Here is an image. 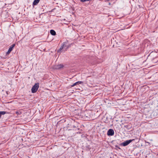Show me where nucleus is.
<instances>
[{
  "label": "nucleus",
  "mask_w": 158,
  "mask_h": 158,
  "mask_svg": "<svg viewBox=\"0 0 158 158\" xmlns=\"http://www.w3.org/2000/svg\"><path fill=\"white\" fill-rule=\"evenodd\" d=\"M39 87V83H35L32 87L31 88V90L32 93H35Z\"/></svg>",
  "instance_id": "nucleus-1"
},
{
  "label": "nucleus",
  "mask_w": 158,
  "mask_h": 158,
  "mask_svg": "<svg viewBox=\"0 0 158 158\" xmlns=\"http://www.w3.org/2000/svg\"><path fill=\"white\" fill-rule=\"evenodd\" d=\"M64 67V65L62 64H56L53 66V69H60L63 68Z\"/></svg>",
  "instance_id": "nucleus-2"
},
{
  "label": "nucleus",
  "mask_w": 158,
  "mask_h": 158,
  "mask_svg": "<svg viewBox=\"0 0 158 158\" xmlns=\"http://www.w3.org/2000/svg\"><path fill=\"white\" fill-rule=\"evenodd\" d=\"M68 41H66L63 43V44L61 45L60 49L58 50L57 52L58 53H61V50L64 48L66 46H67V44H68Z\"/></svg>",
  "instance_id": "nucleus-3"
},
{
  "label": "nucleus",
  "mask_w": 158,
  "mask_h": 158,
  "mask_svg": "<svg viewBox=\"0 0 158 158\" xmlns=\"http://www.w3.org/2000/svg\"><path fill=\"white\" fill-rule=\"evenodd\" d=\"M135 140V139H130L125 141L122 143V145L123 146H126L129 144L131 142Z\"/></svg>",
  "instance_id": "nucleus-4"
},
{
  "label": "nucleus",
  "mask_w": 158,
  "mask_h": 158,
  "mask_svg": "<svg viewBox=\"0 0 158 158\" xmlns=\"http://www.w3.org/2000/svg\"><path fill=\"white\" fill-rule=\"evenodd\" d=\"M114 132L113 129H110L107 132V135L108 136H112L114 135Z\"/></svg>",
  "instance_id": "nucleus-5"
},
{
  "label": "nucleus",
  "mask_w": 158,
  "mask_h": 158,
  "mask_svg": "<svg viewBox=\"0 0 158 158\" xmlns=\"http://www.w3.org/2000/svg\"><path fill=\"white\" fill-rule=\"evenodd\" d=\"M40 0H34L33 3V6L36 5L39 2Z\"/></svg>",
  "instance_id": "nucleus-6"
},
{
  "label": "nucleus",
  "mask_w": 158,
  "mask_h": 158,
  "mask_svg": "<svg viewBox=\"0 0 158 158\" xmlns=\"http://www.w3.org/2000/svg\"><path fill=\"white\" fill-rule=\"evenodd\" d=\"M50 33L52 35H56V31L53 30L52 29L50 30Z\"/></svg>",
  "instance_id": "nucleus-7"
},
{
  "label": "nucleus",
  "mask_w": 158,
  "mask_h": 158,
  "mask_svg": "<svg viewBox=\"0 0 158 158\" xmlns=\"http://www.w3.org/2000/svg\"><path fill=\"white\" fill-rule=\"evenodd\" d=\"M12 48H10L8 49V51L7 52L6 54V55H8L10 54V52L12 50Z\"/></svg>",
  "instance_id": "nucleus-8"
},
{
  "label": "nucleus",
  "mask_w": 158,
  "mask_h": 158,
  "mask_svg": "<svg viewBox=\"0 0 158 158\" xmlns=\"http://www.w3.org/2000/svg\"><path fill=\"white\" fill-rule=\"evenodd\" d=\"M85 116L86 117V119H87L88 120H89V119L90 118V115H88V114H85Z\"/></svg>",
  "instance_id": "nucleus-9"
},
{
  "label": "nucleus",
  "mask_w": 158,
  "mask_h": 158,
  "mask_svg": "<svg viewBox=\"0 0 158 158\" xmlns=\"http://www.w3.org/2000/svg\"><path fill=\"white\" fill-rule=\"evenodd\" d=\"M70 47V45H67V46L65 47V50H64L65 51H66Z\"/></svg>",
  "instance_id": "nucleus-10"
},
{
  "label": "nucleus",
  "mask_w": 158,
  "mask_h": 158,
  "mask_svg": "<svg viewBox=\"0 0 158 158\" xmlns=\"http://www.w3.org/2000/svg\"><path fill=\"white\" fill-rule=\"evenodd\" d=\"M78 85V83L77 82H76V83H74V84H73V85H71V86L72 87H73L74 86L76 85Z\"/></svg>",
  "instance_id": "nucleus-11"
},
{
  "label": "nucleus",
  "mask_w": 158,
  "mask_h": 158,
  "mask_svg": "<svg viewBox=\"0 0 158 158\" xmlns=\"http://www.w3.org/2000/svg\"><path fill=\"white\" fill-rule=\"evenodd\" d=\"M77 82L78 83V85L80 84H82L83 83V82L82 81H77Z\"/></svg>",
  "instance_id": "nucleus-12"
},
{
  "label": "nucleus",
  "mask_w": 158,
  "mask_h": 158,
  "mask_svg": "<svg viewBox=\"0 0 158 158\" xmlns=\"http://www.w3.org/2000/svg\"><path fill=\"white\" fill-rule=\"evenodd\" d=\"M15 44H13L12 45L11 47H10V48H12V49H13V48H14L15 47Z\"/></svg>",
  "instance_id": "nucleus-13"
},
{
  "label": "nucleus",
  "mask_w": 158,
  "mask_h": 158,
  "mask_svg": "<svg viewBox=\"0 0 158 158\" xmlns=\"http://www.w3.org/2000/svg\"><path fill=\"white\" fill-rule=\"evenodd\" d=\"M16 114H21V112H19V111H16Z\"/></svg>",
  "instance_id": "nucleus-14"
},
{
  "label": "nucleus",
  "mask_w": 158,
  "mask_h": 158,
  "mask_svg": "<svg viewBox=\"0 0 158 158\" xmlns=\"http://www.w3.org/2000/svg\"><path fill=\"white\" fill-rule=\"evenodd\" d=\"M81 2H86V0H80Z\"/></svg>",
  "instance_id": "nucleus-15"
},
{
  "label": "nucleus",
  "mask_w": 158,
  "mask_h": 158,
  "mask_svg": "<svg viewBox=\"0 0 158 158\" xmlns=\"http://www.w3.org/2000/svg\"><path fill=\"white\" fill-rule=\"evenodd\" d=\"M90 0H86V1H90Z\"/></svg>",
  "instance_id": "nucleus-16"
},
{
  "label": "nucleus",
  "mask_w": 158,
  "mask_h": 158,
  "mask_svg": "<svg viewBox=\"0 0 158 158\" xmlns=\"http://www.w3.org/2000/svg\"><path fill=\"white\" fill-rule=\"evenodd\" d=\"M125 127H126L127 128V127H128V126H125Z\"/></svg>",
  "instance_id": "nucleus-17"
},
{
  "label": "nucleus",
  "mask_w": 158,
  "mask_h": 158,
  "mask_svg": "<svg viewBox=\"0 0 158 158\" xmlns=\"http://www.w3.org/2000/svg\"><path fill=\"white\" fill-rule=\"evenodd\" d=\"M127 129H129V128H128V127H127Z\"/></svg>",
  "instance_id": "nucleus-18"
}]
</instances>
